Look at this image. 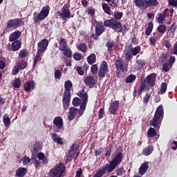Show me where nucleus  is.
I'll return each mask as SVG.
<instances>
[{"label":"nucleus","instance_id":"1","mask_svg":"<svg viewBox=\"0 0 177 177\" xmlns=\"http://www.w3.org/2000/svg\"><path fill=\"white\" fill-rule=\"evenodd\" d=\"M124 158V155L122 152H118L116 153L112 160L110 161L109 164L104 165L102 167H100L93 177H102L106 175V172L110 174L117 168L118 165H120L122 162Z\"/></svg>","mask_w":177,"mask_h":177},{"label":"nucleus","instance_id":"2","mask_svg":"<svg viewBox=\"0 0 177 177\" xmlns=\"http://www.w3.org/2000/svg\"><path fill=\"white\" fill-rule=\"evenodd\" d=\"M71 88H73V82L67 80L64 82V91L62 96V104L64 110H68L70 107V102H71Z\"/></svg>","mask_w":177,"mask_h":177},{"label":"nucleus","instance_id":"3","mask_svg":"<svg viewBox=\"0 0 177 177\" xmlns=\"http://www.w3.org/2000/svg\"><path fill=\"white\" fill-rule=\"evenodd\" d=\"M104 26H105V27H110V28L114 30L115 32H122V34H125V32L129 31L127 25L124 24L122 26V24H121V22L116 21L113 18L105 20L104 21Z\"/></svg>","mask_w":177,"mask_h":177},{"label":"nucleus","instance_id":"4","mask_svg":"<svg viewBox=\"0 0 177 177\" xmlns=\"http://www.w3.org/2000/svg\"><path fill=\"white\" fill-rule=\"evenodd\" d=\"M164 120V107L160 105L156 108L153 118L150 121L151 127H154L156 129H160V125Z\"/></svg>","mask_w":177,"mask_h":177},{"label":"nucleus","instance_id":"5","mask_svg":"<svg viewBox=\"0 0 177 177\" xmlns=\"http://www.w3.org/2000/svg\"><path fill=\"white\" fill-rule=\"evenodd\" d=\"M115 67L117 71V77L121 78V77H124V75H125V71L128 70V63L120 58L115 60Z\"/></svg>","mask_w":177,"mask_h":177},{"label":"nucleus","instance_id":"6","mask_svg":"<svg viewBox=\"0 0 177 177\" xmlns=\"http://www.w3.org/2000/svg\"><path fill=\"white\" fill-rule=\"evenodd\" d=\"M48 15L49 6H46L42 8L41 12L39 14L37 12L33 13L32 20L35 24H39V22L42 21V20H45V19H46Z\"/></svg>","mask_w":177,"mask_h":177},{"label":"nucleus","instance_id":"7","mask_svg":"<svg viewBox=\"0 0 177 177\" xmlns=\"http://www.w3.org/2000/svg\"><path fill=\"white\" fill-rule=\"evenodd\" d=\"M140 50H142V48L140 46H137L133 48L132 44H129L127 49L124 50L125 60L131 62L132 60V56H136Z\"/></svg>","mask_w":177,"mask_h":177},{"label":"nucleus","instance_id":"8","mask_svg":"<svg viewBox=\"0 0 177 177\" xmlns=\"http://www.w3.org/2000/svg\"><path fill=\"white\" fill-rule=\"evenodd\" d=\"M65 170L66 166H64V164L60 162L58 165L55 166L50 169L49 172L50 177H62Z\"/></svg>","mask_w":177,"mask_h":177},{"label":"nucleus","instance_id":"9","mask_svg":"<svg viewBox=\"0 0 177 177\" xmlns=\"http://www.w3.org/2000/svg\"><path fill=\"white\" fill-rule=\"evenodd\" d=\"M57 15H59V17L62 20L67 21L68 19L71 17V11H70V4L65 3L61 9V11H58Z\"/></svg>","mask_w":177,"mask_h":177},{"label":"nucleus","instance_id":"10","mask_svg":"<svg viewBox=\"0 0 177 177\" xmlns=\"http://www.w3.org/2000/svg\"><path fill=\"white\" fill-rule=\"evenodd\" d=\"M21 26H23V19L21 18H16L14 19H10L7 22L6 28H14V30H17V28H20Z\"/></svg>","mask_w":177,"mask_h":177},{"label":"nucleus","instance_id":"11","mask_svg":"<svg viewBox=\"0 0 177 177\" xmlns=\"http://www.w3.org/2000/svg\"><path fill=\"white\" fill-rule=\"evenodd\" d=\"M107 73H109V65L107 64V62L103 61L100 66V70L98 71L100 80H103Z\"/></svg>","mask_w":177,"mask_h":177},{"label":"nucleus","instance_id":"12","mask_svg":"<svg viewBox=\"0 0 177 177\" xmlns=\"http://www.w3.org/2000/svg\"><path fill=\"white\" fill-rule=\"evenodd\" d=\"M27 67V62L24 61H20L19 62L17 63L14 66L12 75H16L20 70H24Z\"/></svg>","mask_w":177,"mask_h":177},{"label":"nucleus","instance_id":"13","mask_svg":"<svg viewBox=\"0 0 177 177\" xmlns=\"http://www.w3.org/2000/svg\"><path fill=\"white\" fill-rule=\"evenodd\" d=\"M156 78H157V73H152L146 77L145 81L148 86L153 88L156 85Z\"/></svg>","mask_w":177,"mask_h":177},{"label":"nucleus","instance_id":"14","mask_svg":"<svg viewBox=\"0 0 177 177\" xmlns=\"http://www.w3.org/2000/svg\"><path fill=\"white\" fill-rule=\"evenodd\" d=\"M49 45V41L46 39H43L41 42L37 44V52L39 53H44L46 50Z\"/></svg>","mask_w":177,"mask_h":177},{"label":"nucleus","instance_id":"15","mask_svg":"<svg viewBox=\"0 0 177 177\" xmlns=\"http://www.w3.org/2000/svg\"><path fill=\"white\" fill-rule=\"evenodd\" d=\"M76 153H77V147H75V144H73L71 147V149L68 151V155L66 156V162H71V161H73V158H74V156H75Z\"/></svg>","mask_w":177,"mask_h":177},{"label":"nucleus","instance_id":"16","mask_svg":"<svg viewBox=\"0 0 177 177\" xmlns=\"http://www.w3.org/2000/svg\"><path fill=\"white\" fill-rule=\"evenodd\" d=\"M118 106H120V101H114L111 103L109 107L110 114H113V115H115L118 110Z\"/></svg>","mask_w":177,"mask_h":177},{"label":"nucleus","instance_id":"17","mask_svg":"<svg viewBox=\"0 0 177 177\" xmlns=\"http://www.w3.org/2000/svg\"><path fill=\"white\" fill-rule=\"evenodd\" d=\"M21 48V41L19 40L13 41L11 44V48H8V52H10L12 50V52H17V50H19Z\"/></svg>","mask_w":177,"mask_h":177},{"label":"nucleus","instance_id":"18","mask_svg":"<svg viewBox=\"0 0 177 177\" xmlns=\"http://www.w3.org/2000/svg\"><path fill=\"white\" fill-rule=\"evenodd\" d=\"M20 37H21V31H15L10 35L9 41L15 42L16 41H18Z\"/></svg>","mask_w":177,"mask_h":177},{"label":"nucleus","instance_id":"19","mask_svg":"<svg viewBox=\"0 0 177 177\" xmlns=\"http://www.w3.org/2000/svg\"><path fill=\"white\" fill-rule=\"evenodd\" d=\"M84 84H86V85H88L90 88H93L96 84V80H95V77L93 76H87L84 78Z\"/></svg>","mask_w":177,"mask_h":177},{"label":"nucleus","instance_id":"20","mask_svg":"<svg viewBox=\"0 0 177 177\" xmlns=\"http://www.w3.org/2000/svg\"><path fill=\"white\" fill-rule=\"evenodd\" d=\"M167 12H168V8L165 9L164 12L157 15L156 19L159 24H163L165 19H167Z\"/></svg>","mask_w":177,"mask_h":177},{"label":"nucleus","instance_id":"21","mask_svg":"<svg viewBox=\"0 0 177 177\" xmlns=\"http://www.w3.org/2000/svg\"><path fill=\"white\" fill-rule=\"evenodd\" d=\"M104 26H103L102 23H97L95 26V35L97 37H100L103 32H104Z\"/></svg>","mask_w":177,"mask_h":177},{"label":"nucleus","instance_id":"22","mask_svg":"<svg viewBox=\"0 0 177 177\" xmlns=\"http://www.w3.org/2000/svg\"><path fill=\"white\" fill-rule=\"evenodd\" d=\"M53 124L58 129H62L63 128V118L60 116L55 117L53 120Z\"/></svg>","mask_w":177,"mask_h":177},{"label":"nucleus","instance_id":"23","mask_svg":"<svg viewBox=\"0 0 177 177\" xmlns=\"http://www.w3.org/2000/svg\"><path fill=\"white\" fill-rule=\"evenodd\" d=\"M24 88L25 89L26 92H30V91L35 89V85L34 84V81L30 80L26 82L24 84Z\"/></svg>","mask_w":177,"mask_h":177},{"label":"nucleus","instance_id":"24","mask_svg":"<svg viewBox=\"0 0 177 177\" xmlns=\"http://www.w3.org/2000/svg\"><path fill=\"white\" fill-rule=\"evenodd\" d=\"M157 31L158 32V38H161V37H162V35H164L165 32H167V26L164 25V24H160L157 27Z\"/></svg>","mask_w":177,"mask_h":177},{"label":"nucleus","instance_id":"25","mask_svg":"<svg viewBox=\"0 0 177 177\" xmlns=\"http://www.w3.org/2000/svg\"><path fill=\"white\" fill-rule=\"evenodd\" d=\"M154 151V147L153 145H149L148 147L144 148L141 152L142 156H149Z\"/></svg>","mask_w":177,"mask_h":177},{"label":"nucleus","instance_id":"26","mask_svg":"<svg viewBox=\"0 0 177 177\" xmlns=\"http://www.w3.org/2000/svg\"><path fill=\"white\" fill-rule=\"evenodd\" d=\"M70 115L68 117V120L69 121H73L74 118H75V115H77V113H78V109L75 107H71L69 109Z\"/></svg>","mask_w":177,"mask_h":177},{"label":"nucleus","instance_id":"27","mask_svg":"<svg viewBox=\"0 0 177 177\" xmlns=\"http://www.w3.org/2000/svg\"><path fill=\"white\" fill-rule=\"evenodd\" d=\"M58 44L59 45V50L60 51H62L64 49H67V48H68V44H67V42L66 41V39L64 38H61L58 41Z\"/></svg>","mask_w":177,"mask_h":177},{"label":"nucleus","instance_id":"28","mask_svg":"<svg viewBox=\"0 0 177 177\" xmlns=\"http://www.w3.org/2000/svg\"><path fill=\"white\" fill-rule=\"evenodd\" d=\"M149 169V163L147 162H143L139 168V174L145 175Z\"/></svg>","mask_w":177,"mask_h":177},{"label":"nucleus","instance_id":"29","mask_svg":"<svg viewBox=\"0 0 177 177\" xmlns=\"http://www.w3.org/2000/svg\"><path fill=\"white\" fill-rule=\"evenodd\" d=\"M27 174V168L26 167H19L16 171L15 175L18 177H24Z\"/></svg>","mask_w":177,"mask_h":177},{"label":"nucleus","instance_id":"30","mask_svg":"<svg viewBox=\"0 0 177 177\" xmlns=\"http://www.w3.org/2000/svg\"><path fill=\"white\" fill-rule=\"evenodd\" d=\"M77 95L82 99V102H88V93L85 92L84 88L79 91Z\"/></svg>","mask_w":177,"mask_h":177},{"label":"nucleus","instance_id":"31","mask_svg":"<svg viewBox=\"0 0 177 177\" xmlns=\"http://www.w3.org/2000/svg\"><path fill=\"white\" fill-rule=\"evenodd\" d=\"M28 56V51L27 49L24 48L21 50L18 55V59H21V62H24L26 57Z\"/></svg>","mask_w":177,"mask_h":177},{"label":"nucleus","instance_id":"32","mask_svg":"<svg viewBox=\"0 0 177 177\" xmlns=\"http://www.w3.org/2000/svg\"><path fill=\"white\" fill-rule=\"evenodd\" d=\"M51 138L53 140V142H56L57 145H60L61 146H63L64 142H63V138H60L57 134L55 133H53L51 136Z\"/></svg>","mask_w":177,"mask_h":177},{"label":"nucleus","instance_id":"33","mask_svg":"<svg viewBox=\"0 0 177 177\" xmlns=\"http://www.w3.org/2000/svg\"><path fill=\"white\" fill-rule=\"evenodd\" d=\"M114 45H115L114 40L110 39L106 43L105 46L106 48H107V50L108 52H109V53H111L112 52L114 51V49H113L114 48Z\"/></svg>","mask_w":177,"mask_h":177},{"label":"nucleus","instance_id":"34","mask_svg":"<svg viewBox=\"0 0 177 177\" xmlns=\"http://www.w3.org/2000/svg\"><path fill=\"white\" fill-rule=\"evenodd\" d=\"M102 10H104V13L109 15V16H111L113 15V12H111V8H110V6L106 3H102Z\"/></svg>","mask_w":177,"mask_h":177},{"label":"nucleus","instance_id":"35","mask_svg":"<svg viewBox=\"0 0 177 177\" xmlns=\"http://www.w3.org/2000/svg\"><path fill=\"white\" fill-rule=\"evenodd\" d=\"M61 52H63V55L66 56L67 59H71V57H73V51L69 47L62 50Z\"/></svg>","mask_w":177,"mask_h":177},{"label":"nucleus","instance_id":"36","mask_svg":"<svg viewBox=\"0 0 177 177\" xmlns=\"http://www.w3.org/2000/svg\"><path fill=\"white\" fill-rule=\"evenodd\" d=\"M77 49L80 50V52H82V53H86V50H88V47L86 46V44L85 43H81L80 44L76 45Z\"/></svg>","mask_w":177,"mask_h":177},{"label":"nucleus","instance_id":"37","mask_svg":"<svg viewBox=\"0 0 177 177\" xmlns=\"http://www.w3.org/2000/svg\"><path fill=\"white\" fill-rule=\"evenodd\" d=\"M42 60V57H41V53L37 52L36 56L34 58L32 68H35L37 67V64H38V62H41Z\"/></svg>","mask_w":177,"mask_h":177},{"label":"nucleus","instance_id":"38","mask_svg":"<svg viewBox=\"0 0 177 177\" xmlns=\"http://www.w3.org/2000/svg\"><path fill=\"white\" fill-rule=\"evenodd\" d=\"M3 122L6 128L10 127V118H9V115L5 114L3 116Z\"/></svg>","mask_w":177,"mask_h":177},{"label":"nucleus","instance_id":"39","mask_svg":"<svg viewBox=\"0 0 177 177\" xmlns=\"http://www.w3.org/2000/svg\"><path fill=\"white\" fill-rule=\"evenodd\" d=\"M154 28V24H153V22H149L148 26L147 27V29L145 30V35L147 37H149L150 34H151V31H153V28Z\"/></svg>","mask_w":177,"mask_h":177},{"label":"nucleus","instance_id":"40","mask_svg":"<svg viewBox=\"0 0 177 177\" xmlns=\"http://www.w3.org/2000/svg\"><path fill=\"white\" fill-rule=\"evenodd\" d=\"M158 38H160L158 37V32H153V37L149 39V42L151 45H152L153 46H156V44Z\"/></svg>","mask_w":177,"mask_h":177},{"label":"nucleus","instance_id":"41","mask_svg":"<svg viewBox=\"0 0 177 177\" xmlns=\"http://www.w3.org/2000/svg\"><path fill=\"white\" fill-rule=\"evenodd\" d=\"M87 62L88 64L92 66L94 63H96V55L95 54H91L87 57Z\"/></svg>","mask_w":177,"mask_h":177},{"label":"nucleus","instance_id":"42","mask_svg":"<svg viewBox=\"0 0 177 177\" xmlns=\"http://www.w3.org/2000/svg\"><path fill=\"white\" fill-rule=\"evenodd\" d=\"M122 16H124L123 12L116 11L114 12V15H113L114 18H112V19H113V20H115L117 21V20H120V19H122Z\"/></svg>","mask_w":177,"mask_h":177},{"label":"nucleus","instance_id":"43","mask_svg":"<svg viewBox=\"0 0 177 177\" xmlns=\"http://www.w3.org/2000/svg\"><path fill=\"white\" fill-rule=\"evenodd\" d=\"M135 80H136V75L131 74L129 76H127V77L125 80V82L126 84H131Z\"/></svg>","mask_w":177,"mask_h":177},{"label":"nucleus","instance_id":"44","mask_svg":"<svg viewBox=\"0 0 177 177\" xmlns=\"http://www.w3.org/2000/svg\"><path fill=\"white\" fill-rule=\"evenodd\" d=\"M147 135L149 138H154L157 135V131L155 130L154 128L151 127L148 129Z\"/></svg>","mask_w":177,"mask_h":177},{"label":"nucleus","instance_id":"45","mask_svg":"<svg viewBox=\"0 0 177 177\" xmlns=\"http://www.w3.org/2000/svg\"><path fill=\"white\" fill-rule=\"evenodd\" d=\"M146 60L142 59H138L136 61V64H138V68H140V70H141L142 68H143V67H145V66H146Z\"/></svg>","mask_w":177,"mask_h":177},{"label":"nucleus","instance_id":"46","mask_svg":"<svg viewBox=\"0 0 177 177\" xmlns=\"http://www.w3.org/2000/svg\"><path fill=\"white\" fill-rule=\"evenodd\" d=\"M115 172L118 176H122L125 175V169L123 167H118L115 169Z\"/></svg>","mask_w":177,"mask_h":177},{"label":"nucleus","instance_id":"47","mask_svg":"<svg viewBox=\"0 0 177 177\" xmlns=\"http://www.w3.org/2000/svg\"><path fill=\"white\" fill-rule=\"evenodd\" d=\"M168 86V84L167 82H162L160 85V94L164 95L165 92H167V88Z\"/></svg>","mask_w":177,"mask_h":177},{"label":"nucleus","instance_id":"48","mask_svg":"<svg viewBox=\"0 0 177 177\" xmlns=\"http://www.w3.org/2000/svg\"><path fill=\"white\" fill-rule=\"evenodd\" d=\"M72 104L75 106V107H78V106H80L81 104V99H80L78 97H75L73 100Z\"/></svg>","mask_w":177,"mask_h":177},{"label":"nucleus","instance_id":"49","mask_svg":"<svg viewBox=\"0 0 177 177\" xmlns=\"http://www.w3.org/2000/svg\"><path fill=\"white\" fill-rule=\"evenodd\" d=\"M12 85L14 88L19 89V88L21 86V80H20L19 78L15 79Z\"/></svg>","mask_w":177,"mask_h":177},{"label":"nucleus","instance_id":"50","mask_svg":"<svg viewBox=\"0 0 177 177\" xmlns=\"http://www.w3.org/2000/svg\"><path fill=\"white\" fill-rule=\"evenodd\" d=\"M95 10L94 8L93 7H89L87 8L86 10V12L88 13V15H89L91 17H93L95 16Z\"/></svg>","mask_w":177,"mask_h":177},{"label":"nucleus","instance_id":"51","mask_svg":"<svg viewBox=\"0 0 177 177\" xmlns=\"http://www.w3.org/2000/svg\"><path fill=\"white\" fill-rule=\"evenodd\" d=\"M98 70L97 64H93L91 68V74H93V75L97 74Z\"/></svg>","mask_w":177,"mask_h":177},{"label":"nucleus","instance_id":"52","mask_svg":"<svg viewBox=\"0 0 177 177\" xmlns=\"http://www.w3.org/2000/svg\"><path fill=\"white\" fill-rule=\"evenodd\" d=\"M6 67V59L1 58L0 59V70H3Z\"/></svg>","mask_w":177,"mask_h":177},{"label":"nucleus","instance_id":"53","mask_svg":"<svg viewBox=\"0 0 177 177\" xmlns=\"http://www.w3.org/2000/svg\"><path fill=\"white\" fill-rule=\"evenodd\" d=\"M54 77L55 80H60L62 78V72L60 70H55Z\"/></svg>","mask_w":177,"mask_h":177},{"label":"nucleus","instance_id":"54","mask_svg":"<svg viewBox=\"0 0 177 177\" xmlns=\"http://www.w3.org/2000/svg\"><path fill=\"white\" fill-rule=\"evenodd\" d=\"M104 108H101L98 111V118L99 120H102L104 117Z\"/></svg>","mask_w":177,"mask_h":177},{"label":"nucleus","instance_id":"55","mask_svg":"<svg viewBox=\"0 0 177 177\" xmlns=\"http://www.w3.org/2000/svg\"><path fill=\"white\" fill-rule=\"evenodd\" d=\"M134 3L138 8H143L144 0H135Z\"/></svg>","mask_w":177,"mask_h":177},{"label":"nucleus","instance_id":"56","mask_svg":"<svg viewBox=\"0 0 177 177\" xmlns=\"http://www.w3.org/2000/svg\"><path fill=\"white\" fill-rule=\"evenodd\" d=\"M150 101V94L146 93L145 96L143 97V103L144 104H147V103H149V102Z\"/></svg>","mask_w":177,"mask_h":177},{"label":"nucleus","instance_id":"57","mask_svg":"<svg viewBox=\"0 0 177 177\" xmlns=\"http://www.w3.org/2000/svg\"><path fill=\"white\" fill-rule=\"evenodd\" d=\"M158 0H151L149 3V8H154L156 6H158Z\"/></svg>","mask_w":177,"mask_h":177},{"label":"nucleus","instance_id":"58","mask_svg":"<svg viewBox=\"0 0 177 177\" xmlns=\"http://www.w3.org/2000/svg\"><path fill=\"white\" fill-rule=\"evenodd\" d=\"M169 66L170 64H168V63H165L162 65V70L163 71H165V73H168V71H169Z\"/></svg>","mask_w":177,"mask_h":177},{"label":"nucleus","instance_id":"59","mask_svg":"<svg viewBox=\"0 0 177 177\" xmlns=\"http://www.w3.org/2000/svg\"><path fill=\"white\" fill-rule=\"evenodd\" d=\"M150 2L151 0H144L143 9H147V8H150Z\"/></svg>","mask_w":177,"mask_h":177},{"label":"nucleus","instance_id":"60","mask_svg":"<svg viewBox=\"0 0 177 177\" xmlns=\"http://www.w3.org/2000/svg\"><path fill=\"white\" fill-rule=\"evenodd\" d=\"M73 57H74L75 60L80 62V60H81V59H82V55L76 53L74 54Z\"/></svg>","mask_w":177,"mask_h":177},{"label":"nucleus","instance_id":"61","mask_svg":"<svg viewBox=\"0 0 177 177\" xmlns=\"http://www.w3.org/2000/svg\"><path fill=\"white\" fill-rule=\"evenodd\" d=\"M41 149V144L36 143L33 147L34 153H37L38 150Z\"/></svg>","mask_w":177,"mask_h":177},{"label":"nucleus","instance_id":"62","mask_svg":"<svg viewBox=\"0 0 177 177\" xmlns=\"http://www.w3.org/2000/svg\"><path fill=\"white\" fill-rule=\"evenodd\" d=\"M131 45H138L139 44V39L136 38V37H133L131 38Z\"/></svg>","mask_w":177,"mask_h":177},{"label":"nucleus","instance_id":"63","mask_svg":"<svg viewBox=\"0 0 177 177\" xmlns=\"http://www.w3.org/2000/svg\"><path fill=\"white\" fill-rule=\"evenodd\" d=\"M34 167H35L36 169H38L39 167H41V161L39 160H35L34 163H33Z\"/></svg>","mask_w":177,"mask_h":177},{"label":"nucleus","instance_id":"64","mask_svg":"<svg viewBox=\"0 0 177 177\" xmlns=\"http://www.w3.org/2000/svg\"><path fill=\"white\" fill-rule=\"evenodd\" d=\"M77 72L79 75H84V69H82V67L78 66L77 68Z\"/></svg>","mask_w":177,"mask_h":177}]
</instances>
